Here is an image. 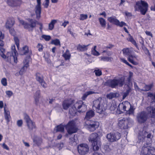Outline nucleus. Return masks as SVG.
Listing matches in <instances>:
<instances>
[{"mask_svg": "<svg viewBox=\"0 0 155 155\" xmlns=\"http://www.w3.org/2000/svg\"><path fill=\"white\" fill-rule=\"evenodd\" d=\"M134 87L136 90H137L139 91H142V89H140L139 87L136 82L134 83Z\"/></svg>", "mask_w": 155, "mask_h": 155, "instance_id": "052dcab7", "label": "nucleus"}, {"mask_svg": "<svg viewBox=\"0 0 155 155\" xmlns=\"http://www.w3.org/2000/svg\"><path fill=\"white\" fill-rule=\"evenodd\" d=\"M119 94L117 93H110L107 95V98L110 99L113 98L117 97H119Z\"/></svg>", "mask_w": 155, "mask_h": 155, "instance_id": "bb28decb", "label": "nucleus"}, {"mask_svg": "<svg viewBox=\"0 0 155 155\" xmlns=\"http://www.w3.org/2000/svg\"><path fill=\"white\" fill-rule=\"evenodd\" d=\"M99 20L101 26L105 28L106 24L105 20L103 18H99Z\"/></svg>", "mask_w": 155, "mask_h": 155, "instance_id": "e433bc0d", "label": "nucleus"}, {"mask_svg": "<svg viewBox=\"0 0 155 155\" xmlns=\"http://www.w3.org/2000/svg\"><path fill=\"white\" fill-rule=\"evenodd\" d=\"M99 125V123L97 121L87 120L85 121V126L90 131H94L98 127Z\"/></svg>", "mask_w": 155, "mask_h": 155, "instance_id": "39448f33", "label": "nucleus"}, {"mask_svg": "<svg viewBox=\"0 0 155 155\" xmlns=\"http://www.w3.org/2000/svg\"><path fill=\"white\" fill-rule=\"evenodd\" d=\"M57 21V20H53L49 24L48 27L49 29L50 30H52L54 27V25L56 23Z\"/></svg>", "mask_w": 155, "mask_h": 155, "instance_id": "f704fd0d", "label": "nucleus"}, {"mask_svg": "<svg viewBox=\"0 0 155 155\" xmlns=\"http://www.w3.org/2000/svg\"><path fill=\"white\" fill-rule=\"evenodd\" d=\"M147 110L152 118H155V108L152 107H148Z\"/></svg>", "mask_w": 155, "mask_h": 155, "instance_id": "a878e982", "label": "nucleus"}, {"mask_svg": "<svg viewBox=\"0 0 155 155\" xmlns=\"http://www.w3.org/2000/svg\"><path fill=\"white\" fill-rule=\"evenodd\" d=\"M29 52L28 47L25 46L23 47L22 49L19 51V54L21 55H25Z\"/></svg>", "mask_w": 155, "mask_h": 155, "instance_id": "cd10ccee", "label": "nucleus"}, {"mask_svg": "<svg viewBox=\"0 0 155 155\" xmlns=\"http://www.w3.org/2000/svg\"><path fill=\"white\" fill-rule=\"evenodd\" d=\"M136 117L137 120L139 123H144L148 119V114L145 111H142L137 114Z\"/></svg>", "mask_w": 155, "mask_h": 155, "instance_id": "0eeeda50", "label": "nucleus"}, {"mask_svg": "<svg viewBox=\"0 0 155 155\" xmlns=\"http://www.w3.org/2000/svg\"><path fill=\"white\" fill-rule=\"evenodd\" d=\"M14 39L15 41V44H16L18 49L19 47V40L18 38L16 37H14Z\"/></svg>", "mask_w": 155, "mask_h": 155, "instance_id": "49530a36", "label": "nucleus"}, {"mask_svg": "<svg viewBox=\"0 0 155 155\" xmlns=\"http://www.w3.org/2000/svg\"><path fill=\"white\" fill-rule=\"evenodd\" d=\"M87 17L88 16L87 15L81 14L80 15V19L82 20L86 19L87 18Z\"/></svg>", "mask_w": 155, "mask_h": 155, "instance_id": "09e8293b", "label": "nucleus"}, {"mask_svg": "<svg viewBox=\"0 0 155 155\" xmlns=\"http://www.w3.org/2000/svg\"><path fill=\"white\" fill-rule=\"evenodd\" d=\"M72 103V101L71 100L64 101L62 103V106L63 109L67 110Z\"/></svg>", "mask_w": 155, "mask_h": 155, "instance_id": "393cba45", "label": "nucleus"}, {"mask_svg": "<svg viewBox=\"0 0 155 155\" xmlns=\"http://www.w3.org/2000/svg\"><path fill=\"white\" fill-rule=\"evenodd\" d=\"M63 56L64 58L66 60H69L71 58V54L69 53V50H67L66 52L63 54Z\"/></svg>", "mask_w": 155, "mask_h": 155, "instance_id": "7c9ffc66", "label": "nucleus"}, {"mask_svg": "<svg viewBox=\"0 0 155 155\" xmlns=\"http://www.w3.org/2000/svg\"><path fill=\"white\" fill-rule=\"evenodd\" d=\"M129 94L128 91H127L125 92L123 94V99H124Z\"/></svg>", "mask_w": 155, "mask_h": 155, "instance_id": "0e129e2a", "label": "nucleus"}, {"mask_svg": "<svg viewBox=\"0 0 155 155\" xmlns=\"http://www.w3.org/2000/svg\"><path fill=\"white\" fill-rule=\"evenodd\" d=\"M103 106L100 107L99 108H95L97 112L100 114H103L106 115L107 114L105 112V111L107 109L106 104L103 105Z\"/></svg>", "mask_w": 155, "mask_h": 155, "instance_id": "aec40b11", "label": "nucleus"}, {"mask_svg": "<svg viewBox=\"0 0 155 155\" xmlns=\"http://www.w3.org/2000/svg\"><path fill=\"white\" fill-rule=\"evenodd\" d=\"M148 96L151 97L152 100H155V92L153 94L151 93H148Z\"/></svg>", "mask_w": 155, "mask_h": 155, "instance_id": "de8ad7c7", "label": "nucleus"}, {"mask_svg": "<svg viewBox=\"0 0 155 155\" xmlns=\"http://www.w3.org/2000/svg\"><path fill=\"white\" fill-rule=\"evenodd\" d=\"M6 93L9 97H10L12 95V92L11 91H7L6 92Z\"/></svg>", "mask_w": 155, "mask_h": 155, "instance_id": "69168bd1", "label": "nucleus"}, {"mask_svg": "<svg viewBox=\"0 0 155 155\" xmlns=\"http://www.w3.org/2000/svg\"><path fill=\"white\" fill-rule=\"evenodd\" d=\"M23 124V122L22 120H19L17 121V124L19 127L22 126Z\"/></svg>", "mask_w": 155, "mask_h": 155, "instance_id": "680f3d73", "label": "nucleus"}, {"mask_svg": "<svg viewBox=\"0 0 155 155\" xmlns=\"http://www.w3.org/2000/svg\"><path fill=\"white\" fill-rule=\"evenodd\" d=\"M78 150L80 155H84L88 153L89 150V147L87 144H81L78 145Z\"/></svg>", "mask_w": 155, "mask_h": 155, "instance_id": "9b49d317", "label": "nucleus"}, {"mask_svg": "<svg viewBox=\"0 0 155 155\" xmlns=\"http://www.w3.org/2000/svg\"><path fill=\"white\" fill-rule=\"evenodd\" d=\"M117 106L116 104H112L111 106L110 107V109L111 110H114L116 108Z\"/></svg>", "mask_w": 155, "mask_h": 155, "instance_id": "5fc2aeb1", "label": "nucleus"}, {"mask_svg": "<svg viewBox=\"0 0 155 155\" xmlns=\"http://www.w3.org/2000/svg\"><path fill=\"white\" fill-rule=\"evenodd\" d=\"M49 0H45V3L44 5L45 7L47 8H48V6L49 5Z\"/></svg>", "mask_w": 155, "mask_h": 155, "instance_id": "774afa93", "label": "nucleus"}, {"mask_svg": "<svg viewBox=\"0 0 155 155\" xmlns=\"http://www.w3.org/2000/svg\"><path fill=\"white\" fill-rule=\"evenodd\" d=\"M16 0H8L7 3L11 6H13L15 5Z\"/></svg>", "mask_w": 155, "mask_h": 155, "instance_id": "79ce46f5", "label": "nucleus"}, {"mask_svg": "<svg viewBox=\"0 0 155 155\" xmlns=\"http://www.w3.org/2000/svg\"><path fill=\"white\" fill-rule=\"evenodd\" d=\"M33 142L38 146H39L42 143V140L41 138L36 137L33 140Z\"/></svg>", "mask_w": 155, "mask_h": 155, "instance_id": "2f4dec72", "label": "nucleus"}, {"mask_svg": "<svg viewBox=\"0 0 155 155\" xmlns=\"http://www.w3.org/2000/svg\"><path fill=\"white\" fill-rule=\"evenodd\" d=\"M96 46H95L93 49L92 50L91 53L94 55L98 56L100 54L96 50Z\"/></svg>", "mask_w": 155, "mask_h": 155, "instance_id": "c03bdc74", "label": "nucleus"}, {"mask_svg": "<svg viewBox=\"0 0 155 155\" xmlns=\"http://www.w3.org/2000/svg\"><path fill=\"white\" fill-rule=\"evenodd\" d=\"M94 72L97 76H100L102 74L101 71L100 70H95Z\"/></svg>", "mask_w": 155, "mask_h": 155, "instance_id": "3c124183", "label": "nucleus"}, {"mask_svg": "<svg viewBox=\"0 0 155 155\" xmlns=\"http://www.w3.org/2000/svg\"><path fill=\"white\" fill-rule=\"evenodd\" d=\"M89 45H79L78 47V48L81 51H84L87 50V47Z\"/></svg>", "mask_w": 155, "mask_h": 155, "instance_id": "58836bf2", "label": "nucleus"}, {"mask_svg": "<svg viewBox=\"0 0 155 155\" xmlns=\"http://www.w3.org/2000/svg\"><path fill=\"white\" fill-rule=\"evenodd\" d=\"M153 84H151L148 85H145L143 88L142 89V91H148L151 89L153 87Z\"/></svg>", "mask_w": 155, "mask_h": 155, "instance_id": "72a5a7b5", "label": "nucleus"}, {"mask_svg": "<svg viewBox=\"0 0 155 155\" xmlns=\"http://www.w3.org/2000/svg\"><path fill=\"white\" fill-rule=\"evenodd\" d=\"M29 21L30 24H28L22 20H19L20 23L24 26L25 28L29 29L30 28H33L35 27L37 22L36 20L31 19H29Z\"/></svg>", "mask_w": 155, "mask_h": 155, "instance_id": "9d476101", "label": "nucleus"}, {"mask_svg": "<svg viewBox=\"0 0 155 155\" xmlns=\"http://www.w3.org/2000/svg\"><path fill=\"white\" fill-rule=\"evenodd\" d=\"M12 54L11 52H8L6 55V57L7 58L8 60H11V59H13L12 57Z\"/></svg>", "mask_w": 155, "mask_h": 155, "instance_id": "8fccbe9b", "label": "nucleus"}, {"mask_svg": "<svg viewBox=\"0 0 155 155\" xmlns=\"http://www.w3.org/2000/svg\"><path fill=\"white\" fill-rule=\"evenodd\" d=\"M11 50L12 58L13 59L14 62L15 63H17V58L16 57L17 51L16 50L15 47V45L12 46Z\"/></svg>", "mask_w": 155, "mask_h": 155, "instance_id": "5701e85b", "label": "nucleus"}, {"mask_svg": "<svg viewBox=\"0 0 155 155\" xmlns=\"http://www.w3.org/2000/svg\"><path fill=\"white\" fill-rule=\"evenodd\" d=\"M36 79L44 88L47 87V84L45 82L41 75L39 73L36 74Z\"/></svg>", "mask_w": 155, "mask_h": 155, "instance_id": "6ab92c4d", "label": "nucleus"}, {"mask_svg": "<svg viewBox=\"0 0 155 155\" xmlns=\"http://www.w3.org/2000/svg\"><path fill=\"white\" fill-rule=\"evenodd\" d=\"M124 106L123 102L120 104L117 108V110H119L120 112H123L124 111Z\"/></svg>", "mask_w": 155, "mask_h": 155, "instance_id": "c9c22d12", "label": "nucleus"}, {"mask_svg": "<svg viewBox=\"0 0 155 155\" xmlns=\"http://www.w3.org/2000/svg\"><path fill=\"white\" fill-rule=\"evenodd\" d=\"M24 63L25 64L24 65L19 72V74L20 75H22L26 71L28 66V62L26 59L25 60V61H24Z\"/></svg>", "mask_w": 155, "mask_h": 155, "instance_id": "4be33fe9", "label": "nucleus"}, {"mask_svg": "<svg viewBox=\"0 0 155 155\" xmlns=\"http://www.w3.org/2000/svg\"><path fill=\"white\" fill-rule=\"evenodd\" d=\"M82 104H83V102L82 101H79L76 102L73 106L70 108L69 113L70 114L72 115H74L76 114L77 110L80 109Z\"/></svg>", "mask_w": 155, "mask_h": 155, "instance_id": "4468645a", "label": "nucleus"}, {"mask_svg": "<svg viewBox=\"0 0 155 155\" xmlns=\"http://www.w3.org/2000/svg\"><path fill=\"white\" fill-rule=\"evenodd\" d=\"M94 115V111L92 110H90L87 111L86 114V116L84 118V121L89 120V119L93 117Z\"/></svg>", "mask_w": 155, "mask_h": 155, "instance_id": "b1692460", "label": "nucleus"}, {"mask_svg": "<svg viewBox=\"0 0 155 155\" xmlns=\"http://www.w3.org/2000/svg\"><path fill=\"white\" fill-rule=\"evenodd\" d=\"M2 146L3 148H4L6 150H9V147L6 144H5V143H3L2 144Z\"/></svg>", "mask_w": 155, "mask_h": 155, "instance_id": "338daca9", "label": "nucleus"}, {"mask_svg": "<svg viewBox=\"0 0 155 155\" xmlns=\"http://www.w3.org/2000/svg\"><path fill=\"white\" fill-rule=\"evenodd\" d=\"M42 37L46 41H49L51 38V37L50 36L45 35H42Z\"/></svg>", "mask_w": 155, "mask_h": 155, "instance_id": "864d4df0", "label": "nucleus"}, {"mask_svg": "<svg viewBox=\"0 0 155 155\" xmlns=\"http://www.w3.org/2000/svg\"><path fill=\"white\" fill-rule=\"evenodd\" d=\"M4 35L2 34V32L0 31V46H2L4 45L3 41L2 40L4 38Z\"/></svg>", "mask_w": 155, "mask_h": 155, "instance_id": "37998d69", "label": "nucleus"}, {"mask_svg": "<svg viewBox=\"0 0 155 155\" xmlns=\"http://www.w3.org/2000/svg\"><path fill=\"white\" fill-rule=\"evenodd\" d=\"M24 119L27 124L28 128L30 131H31L36 127L35 123L30 119L29 117L27 114H24Z\"/></svg>", "mask_w": 155, "mask_h": 155, "instance_id": "1a4fd4ad", "label": "nucleus"}, {"mask_svg": "<svg viewBox=\"0 0 155 155\" xmlns=\"http://www.w3.org/2000/svg\"><path fill=\"white\" fill-rule=\"evenodd\" d=\"M98 134L96 133H93L90 136L89 140L92 143L94 150H98L101 147L100 141L98 140Z\"/></svg>", "mask_w": 155, "mask_h": 155, "instance_id": "20e7f679", "label": "nucleus"}, {"mask_svg": "<svg viewBox=\"0 0 155 155\" xmlns=\"http://www.w3.org/2000/svg\"><path fill=\"white\" fill-rule=\"evenodd\" d=\"M122 51L124 55L128 56V59L130 62L134 65L137 64V63L133 60V59L134 58H136V57L131 54V51L129 48H126L123 49L122 50Z\"/></svg>", "mask_w": 155, "mask_h": 155, "instance_id": "6e6552de", "label": "nucleus"}, {"mask_svg": "<svg viewBox=\"0 0 155 155\" xmlns=\"http://www.w3.org/2000/svg\"><path fill=\"white\" fill-rule=\"evenodd\" d=\"M9 32L12 35L14 36L15 35V31L14 29L11 28L9 29Z\"/></svg>", "mask_w": 155, "mask_h": 155, "instance_id": "e2e57ef3", "label": "nucleus"}, {"mask_svg": "<svg viewBox=\"0 0 155 155\" xmlns=\"http://www.w3.org/2000/svg\"><path fill=\"white\" fill-rule=\"evenodd\" d=\"M124 111H126V113L129 114H134V107L131 106L129 102L127 101L123 102Z\"/></svg>", "mask_w": 155, "mask_h": 155, "instance_id": "ddd939ff", "label": "nucleus"}, {"mask_svg": "<svg viewBox=\"0 0 155 155\" xmlns=\"http://www.w3.org/2000/svg\"><path fill=\"white\" fill-rule=\"evenodd\" d=\"M80 109H81V110L78 111L80 113L84 112L87 109V106L86 105L84 104L83 102V104H82L81 106Z\"/></svg>", "mask_w": 155, "mask_h": 155, "instance_id": "ea45409f", "label": "nucleus"}, {"mask_svg": "<svg viewBox=\"0 0 155 155\" xmlns=\"http://www.w3.org/2000/svg\"><path fill=\"white\" fill-rule=\"evenodd\" d=\"M4 114L5 119L8 122L10 121V112L8 110H6L5 107L4 108Z\"/></svg>", "mask_w": 155, "mask_h": 155, "instance_id": "c85d7f7f", "label": "nucleus"}, {"mask_svg": "<svg viewBox=\"0 0 155 155\" xmlns=\"http://www.w3.org/2000/svg\"><path fill=\"white\" fill-rule=\"evenodd\" d=\"M101 60L104 61L111 62L113 60V58L111 57H104L101 58Z\"/></svg>", "mask_w": 155, "mask_h": 155, "instance_id": "a19ab883", "label": "nucleus"}, {"mask_svg": "<svg viewBox=\"0 0 155 155\" xmlns=\"http://www.w3.org/2000/svg\"><path fill=\"white\" fill-rule=\"evenodd\" d=\"M51 44H54L56 45H60V41L58 39L52 40L51 41Z\"/></svg>", "mask_w": 155, "mask_h": 155, "instance_id": "a18cd8bd", "label": "nucleus"}, {"mask_svg": "<svg viewBox=\"0 0 155 155\" xmlns=\"http://www.w3.org/2000/svg\"><path fill=\"white\" fill-rule=\"evenodd\" d=\"M127 119L125 118H120L118 121V126L121 129H126L128 127Z\"/></svg>", "mask_w": 155, "mask_h": 155, "instance_id": "dca6fc26", "label": "nucleus"}, {"mask_svg": "<svg viewBox=\"0 0 155 155\" xmlns=\"http://www.w3.org/2000/svg\"><path fill=\"white\" fill-rule=\"evenodd\" d=\"M129 39L128 41L131 42L134 45H135L136 47L138 49V47L136 43V41L134 40V38L133 37L130 35H129Z\"/></svg>", "mask_w": 155, "mask_h": 155, "instance_id": "4c0bfd02", "label": "nucleus"}, {"mask_svg": "<svg viewBox=\"0 0 155 155\" xmlns=\"http://www.w3.org/2000/svg\"><path fill=\"white\" fill-rule=\"evenodd\" d=\"M151 136V134H148L145 130H142L140 131L138 136L140 142L145 140L146 144L142 147L141 155H155V148L148 145L152 143Z\"/></svg>", "mask_w": 155, "mask_h": 155, "instance_id": "f257e3e1", "label": "nucleus"}, {"mask_svg": "<svg viewBox=\"0 0 155 155\" xmlns=\"http://www.w3.org/2000/svg\"><path fill=\"white\" fill-rule=\"evenodd\" d=\"M106 104L104 100L101 97H99L97 99L93 101V107L95 108H99L100 107L103 106Z\"/></svg>", "mask_w": 155, "mask_h": 155, "instance_id": "f3484780", "label": "nucleus"}, {"mask_svg": "<svg viewBox=\"0 0 155 155\" xmlns=\"http://www.w3.org/2000/svg\"><path fill=\"white\" fill-rule=\"evenodd\" d=\"M37 4L35 6V11L36 18L39 19L41 17V0H37Z\"/></svg>", "mask_w": 155, "mask_h": 155, "instance_id": "a211bd4d", "label": "nucleus"}, {"mask_svg": "<svg viewBox=\"0 0 155 155\" xmlns=\"http://www.w3.org/2000/svg\"><path fill=\"white\" fill-rule=\"evenodd\" d=\"M114 47V45L111 44H109L107 46L105 47L104 48V49L107 50L108 49H111Z\"/></svg>", "mask_w": 155, "mask_h": 155, "instance_id": "bf43d9fd", "label": "nucleus"}, {"mask_svg": "<svg viewBox=\"0 0 155 155\" xmlns=\"http://www.w3.org/2000/svg\"><path fill=\"white\" fill-rule=\"evenodd\" d=\"M57 147L58 148L59 150H60L62 149V148L64 146V143H58L56 144Z\"/></svg>", "mask_w": 155, "mask_h": 155, "instance_id": "6e6d98bb", "label": "nucleus"}, {"mask_svg": "<svg viewBox=\"0 0 155 155\" xmlns=\"http://www.w3.org/2000/svg\"><path fill=\"white\" fill-rule=\"evenodd\" d=\"M148 8V4L145 1L141 0L136 2L134 6L135 10L140 11L141 14L145 15L146 13Z\"/></svg>", "mask_w": 155, "mask_h": 155, "instance_id": "7ed1b4c3", "label": "nucleus"}, {"mask_svg": "<svg viewBox=\"0 0 155 155\" xmlns=\"http://www.w3.org/2000/svg\"><path fill=\"white\" fill-rule=\"evenodd\" d=\"M76 124L75 121L72 120L69 121L67 124L65 125V128L69 134H71L77 132L78 128Z\"/></svg>", "mask_w": 155, "mask_h": 155, "instance_id": "423d86ee", "label": "nucleus"}, {"mask_svg": "<svg viewBox=\"0 0 155 155\" xmlns=\"http://www.w3.org/2000/svg\"><path fill=\"white\" fill-rule=\"evenodd\" d=\"M107 20L111 23L120 27L126 25V23L123 21L120 22L115 17H108Z\"/></svg>", "mask_w": 155, "mask_h": 155, "instance_id": "2eb2a0df", "label": "nucleus"}, {"mask_svg": "<svg viewBox=\"0 0 155 155\" xmlns=\"http://www.w3.org/2000/svg\"><path fill=\"white\" fill-rule=\"evenodd\" d=\"M37 47L38 48V51H42L43 48L42 45L41 44H38Z\"/></svg>", "mask_w": 155, "mask_h": 155, "instance_id": "4d7b16f0", "label": "nucleus"}, {"mask_svg": "<svg viewBox=\"0 0 155 155\" xmlns=\"http://www.w3.org/2000/svg\"><path fill=\"white\" fill-rule=\"evenodd\" d=\"M95 93L93 91H87L86 92L83 94V96H82L81 98L83 100H84L87 98V96L90 94H93Z\"/></svg>", "mask_w": 155, "mask_h": 155, "instance_id": "c756f323", "label": "nucleus"}, {"mask_svg": "<svg viewBox=\"0 0 155 155\" xmlns=\"http://www.w3.org/2000/svg\"><path fill=\"white\" fill-rule=\"evenodd\" d=\"M1 82L4 86H6L7 85V80L6 78H2L1 80Z\"/></svg>", "mask_w": 155, "mask_h": 155, "instance_id": "603ef678", "label": "nucleus"}, {"mask_svg": "<svg viewBox=\"0 0 155 155\" xmlns=\"http://www.w3.org/2000/svg\"><path fill=\"white\" fill-rule=\"evenodd\" d=\"M14 19L13 18H9L6 23V28H7L10 29L14 24Z\"/></svg>", "mask_w": 155, "mask_h": 155, "instance_id": "412c9836", "label": "nucleus"}, {"mask_svg": "<svg viewBox=\"0 0 155 155\" xmlns=\"http://www.w3.org/2000/svg\"><path fill=\"white\" fill-rule=\"evenodd\" d=\"M125 78L122 77L118 79L114 78L108 80L107 82V84L109 86L112 88H115L117 86L122 87L124 84L126 85L125 83Z\"/></svg>", "mask_w": 155, "mask_h": 155, "instance_id": "f03ea898", "label": "nucleus"}, {"mask_svg": "<svg viewBox=\"0 0 155 155\" xmlns=\"http://www.w3.org/2000/svg\"><path fill=\"white\" fill-rule=\"evenodd\" d=\"M120 134L118 132L110 133L107 135L106 137L108 141L110 142H114L118 140L120 137Z\"/></svg>", "mask_w": 155, "mask_h": 155, "instance_id": "f8f14e48", "label": "nucleus"}, {"mask_svg": "<svg viewBox=\"0 0 155 155\" xmlns=\"http://www.w3.org/2000/svg\"><path fill=\"white\" fill-rule=\"evenodd\" d=\"M64 127H65V125L61 124L57 126L56 127V132L59 131L61 132H64Z\"/></svg>", "mask_w": 155, "mask_h": 155, "instance_id": "473e14b6", "label": "nucleus"}, {"mask_svg": "<svg viewBox=\"0 0 155 155\" xmlns=\"http://www.w3.org/2000/svg\"><path fill=\"white\" fill-rule=\"evenodd\" d=\"M40 91L39 90L37 91L34 97H40Z\"/></svg>", "mask_w": 155, "mask_h": 155, "instance_id": "13d9d810", "label": "nucleus"}]
</instances>
